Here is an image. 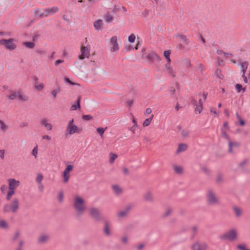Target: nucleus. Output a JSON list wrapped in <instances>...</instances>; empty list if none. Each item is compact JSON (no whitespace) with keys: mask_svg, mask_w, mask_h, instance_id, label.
Segmentation results:
<instances>
[{"mask_svg":"<svg viewBox=\"0 0 250 250\" xmlns=\"http://www.w3.org/2000/svg\"><path fill=\"white\" fill-rule=\"evenodd\" d=\"M72 206L77 214L79 216L83 215L86 210L84 199L79 195H75L73 197Z\"/></svg>","mask_w":250,"mask_h":250,"instance_id":"nucleus-1","label":"nucleus"},{"mask_svg":"<svg viewBox=\"0 0 250 250\" xmlns=\"http://www.w3.org/2000/svg\"><path fill=\"white\" fill-rule=\"evenodd\" d=\"M206 198L208 204L209 206H217L220 204L219 197L217 195L215 191L212 189L207 190Z\"/></svg>","mask_w":250,"mask_h":250,"instance_id":"nucleus-2","label":"nucleus"},{"mask_svg":"<svg viewBox=\"0 0 250 250\" xmlns=\"http://www.w3.org/2000/svg\"><path fill=\"white\" fill-rule=\"evenodd\" d=\"M8 98L10 100L18 99L20 101L26 102L29 100V97L23 93L21 90H11L9 91Z\"/></svg>","mask_w":250,"mask_h":250,"instance_id":"nucleus-3","label":"nucleus"},{"mask_svg":"<svg viewBox=\"0 0 250 250\" xmlns=\"http://www.w3.org/2000/svg\"><path fill=\"white\" fill-rule=\"evenodd\" d=\"M238 237V230L236 228H231L220 236V239L234 241Z\"/></svg>","mask_w":250,"mask_h":250,"instance_id":"nucleus-4","label":"nucleus"},{"mask_svg":"<svg viewBox=\"0 0 250 250\" xmlns=\"http://www.w3.org/2000/svg\"><path fill=\"white\" fill-rule=\"evenodd\" d=\"M19 208V201L17 198L13 199L9 204H6L3 207L4 212L16 213Z\"/></svg>","mask_w":250,"mask_h":250,"instance_id":"nucleus-5","label":"nucleus"},{"mask_svg":"<svg viewBox=\"0 0 250 250\" xmlns=\"http://www.w3.org/2000/svg\"><path fill=\"white\" fill-rule=\"evenodd\" d=\"M81 132V129L74 124L73 119L68 121L66 128V135H71L73 134H79Z\"/></svg>","mask_w":250,"mask_h":250,"instance_id":"nucleus-6","label":"nucleus"},{"mask_svg":"<svg viewBox=\"0 0 250 250\" xmlns=\"http://www.w3.org/2000/svg\"><path fill=\"white\" fill-rule=\"evenodd\" d=\"M15 40L14 39H0V45L4 47L6 49L13 50L17 47Z\"/></svg>","mask_w":250,"mask_h":250,"instance_id":"nucleus-7","label":"nucleus"},{"mask_svg":"<svg viewBox=\"0 0 250 250\" xmlns=\"http://www.w3.org/2000/svg\"><path fill=\"white\" fill-rule=\"evenodd\" d=\"M119 38L116 36L111 37L109 41V50L111 53H117L120 49V45L118 42Z\"/></svg>","mask_w":250,"mask_h":250,"instance_id":"nucleus-8","label":"nucleus"},{"mask_svg":"<svg viewBox=\"0 0 250 250\" xmlns=\"http://www.w3.org/2000/svg\"><path fill=\"white\" fill-rule=\"evenodd\" d=\"M74 166L67 165L62 173V182L63 183H68L71 176L70 172L73 170Z\"/></svg>","mask_w":250,"mask_h":250,"instance_id":"nucleus-9","label":"nucleus"},{"mask_svg":"<svg viewBox=\"0 0 250 250\" xmlns=\"http://www.w3.org/2000/svg\"><path fill=\"white\" fill-rule=\"evenodd\" d=\"M90 49L91 47L90 45H87L85 46H82L81 48V54L79 56V59L80 60H83L85 58H88L90 56Z\"/></svg>","mask_w":250,"mask_h":250,"instance_id":"nucleus-10","label":"nucleus"},{"mask_svg":"<svg viewBox=\"0 0 250 250\" xmlns=\"http://www.w3.org/2000/svg\"><path fill=\"white\" fill-rule=\"evenodd\" d=\"M8 188L10 189L16 190V189L19 187L21 182L19 180H16L14 178H9L7 180Z\"/></svg>","mask_w":250,"mask_h":250,"instance_id":"nucleus-11","label":"nucleus"},{"mask_svg":"<svg viewBox=\"0 0 250 250\" xmlns=\"http://www.w3.org/2000/svg\"><path fill=\"white\" fill-rule=\"evenodd\" d=\"M90 216L96 220H99L101 218L100 212L98 208L92 207L89 208L88 210Z\"/></svg>","mask_w":250,"mask_h":250,"instance_id":"nucleus-12","label":"nucleus"},{"mask_svg":"<svg viewBox=\"0 0 250 250\" xmlns=\"http://www.w3.org/2000/svg\"><path fill=\"white\" fill-rule=\"evenodd\" d=\"M164 71L169 76L174 77L176 75V71L171 64V62H167L165 65Z\"/></svg>","mask_w":250,"mask_h":250,"instance_id":"nucleus-13","label":"nucleus"},{"mask_svg":"<svg viewBox=\"0 0 250 250\" xmlns=\"http://www.w3.org/2000/svg\"><path fill=\"white\" fill-rule=\"evenodd\" d=\"M207 247L208 245L206 243L196 242L192 245V249L193 250H206Z\"/></svg>","mask_w":250,"mask_h":250,"instance_id":"nucleus-14","label":"nucleus"},{"mask_svg":"<svg viewBox=\"0 0 250 250\" xmlns=\"http://www.w3.org/2000/svg\"><path fill=\"white\" fill-rule=\"evenodd\" d=\"M40 124L41 126L44 127L47 131H50L53 129V125L46 119L41 120Z\"/></svg>","mask_w":250,"mask_h":250,"instance_id":"nucleus-15","label":"nucleus"},{"mask_svg":"<svg viewBox=\"0 0 250 250\" xmlns=\"http://www.w3.org/2000/svg\"><path fill=\"white\" fill-rule=\"evenodd\" d=\"M93 24L94 28L96 31H101L103 28L104 21L102 20L98 19L96 20Z\"/></svg>","mask_w":250,"mask_h":250,"instance_id":"nucleus-16","label":"nucleus"},{"mask_svg":"<svg viewBox=\"0 0 250 250\" xmlns=\"http://www.w3.org/2000/svg\"><path fill=\"white\" fill-rule=\"evenodd\" d=\"M34 80V86L35 89L38 91L42 90L44 87V84L42 83L39 82L37 77H35Z\"/></svg>","mask_w":250,"mask_h":250,"instance_id":"nucleus-17","label":"nucleus"},{"mask_svg":"<svg viewBox=\"0 0 250 250\" xmlns=\"http://www.w3.org/2000/svg\"><path fill=\"white\" fill-rule=\"evenodd\" d=\"M112 190L116 195H120L123 192V188L118 185H113L111 186Z\"/></svg>","mask_w":250,"mask_h":250,"instance_id":"nucleus-18","label":"nucleus"},{"mask_svg":"<svg viewBox=\"0 0 250 250\" xmlns=\"http://www.w3.org/2000/svg\"><path fill=\"white\" fill-rule=\"evenodd\" d=\"M45 10L46 11V14H47V16H49L57 13L59 11L60 9L59 7L55 6L45 8Z\"/></svg>","mask_w":250,"mask_h":250,"instance_id":"nucleus-19","label":"nucleus"},{"mask_svg":"<svg viewBox=\"0 0 250 250\" xmlns=\"http://www.w3.org/2000/svg\"><path fill=\"white\" fill-rule=\"evenodd\" d=\"M229 144V149L228 151L230 153H232L233 152L234 149L238 146V144L234 141H233L231 140H229L228 141Z\"/></svg>","mask_w":250,"mask_h":250,"instance_id":"nucleus-20","label":"nucleus"},{"mask_svg":"<svg viewBox=\"0 0 250 250\" xmlns=\"http://www.w3.org/2000/svg\"><path fill=\"white\" fill-rule=\"evenodd\" d=\"M9 129V125L4 121L0 119V131L4 133Z\"/></svg>","mask_w":250,"mask_h":250,"instance_id":"nucleus-21","label":"nucleus"},{"mask_svg":"<svg viewBox=\"0 0 250 250\" xmlns=\"http://www.w3.org/2000/svg\"><path fill=\"white\" fill-rule=\"evenodd\" d=\"M104 234L107 236H110L111 235V226L110 224L105 222L104 223Z\"/></svg>","mask_w":250,"mask_h":250,"instance_id":"nucleus-22","label":"nucleus"},{"mask_svg":"<svg viewBox=\"0 0 250 250\" xmlns=\"http://www.w3.org/2000/svg\"><path fill=\"white\" fill-rule=\"evenodd\" d=\"M232 209L237 218H239L242 216L243 211L241 208L235 206Z\"/></svg>","mask_w":250,"mask_h":250,"instance_id":"nucleus-23","label":"nucleus"},{"mask_svg":"<svg viewBox=\"0 0 250 250\" xmlns=\"http://www.w3.org/2000/svg\"><path fill=\"white\" fill-rule=\"evenodd\" d=\"M144 199L147 202H152L153 201V194L150 191H146L144 195Z\"/></svg>","mask_w":250,"mask_h":250,"instance_id":"nucleus-24","label":"nucleus"},{"mask_svg":"<svg viewBox=\"0 0 250 250\" xmlns=\"http://www.w3.org/2000/svg\"><path fill=\"white\" fill-rule=\"evenodd\" d=\"M46 11L45 9H36L35 11L36 14L38 16H39L41 18L47 17V14H46Z\"/></svg>","mask_w":250,"mask_h":250,"instance_id":"nucleus-25","label":"nucleus"},{"mask_svg":"<svg viewBox=\"0 0 250 250\" xmlns=\"http://www.w3.org/2000/svg\"><path fill=\"white\" fill-rule=\"evenodd\" d=\"M147 58L148 59L153 61V60H157L159 61L160 60V58L159 56L156 54L154 52H150L147 55Z\"/></svg>","mask_w":250,"mask_h":250,"instance_id":"nucleus-26","label":"nucleus"},{"mask_svg":"<svg viewBox=\"0 0 250 250\" xmlns=\"http://www.w3.org/2000/svg\"><path fill=\"white\" fill-rule=\"evenodd\" d=\"M188 146L185 144H180L179 145L176 150L177 153L183 152L187 150Z\"/></svg>","mask_w":250,"mask_h":250,"instance_id":"nucleus-27","label":"nucleus"},{"mask_svg":"<svg viewBox=\"0 0 250 250\" xmlns=\"http://www.w3.org/2000/svg\"><path fill=\"white\" fill-rule=\"evenodd\" d=\"M9 227L8 223L4 219L0 218V229H7Z\"/></svg>","mask_w":250,"mask_h":250,"instance_id":"nucleus-28","label":"nucleus"},{"mask_svg":"<svg viewBox=\"0 0 250 250\" xmlns=\"http://www.w3.org/2000/svg\"><path fill=\"white\" fill-rule=\"evenodd\" d=\"M49 239V236L45 234L41 235L38 238V242L40 243L43 244L47 242Z\"/></svg>","mask_w":250,"mask_h":250,"instance_id":"nucleus-29","label":"nucleus"},{"mask_svg":"<svg viewBox=\"0 0 250 250\" xmlns=\"http://www.w3.org/2000/svg\"><path fill=\"white\" fill-rule=\"evenodd\" d=\"M192 102L193 104L196 106L195 112L196 113H200L203 110L202 103H201L200 104L197 105V102L195 100H193Z\"/></svg>","mask_w":250,"mask_h":250,"instance_id":"nucleus-30","label":"nucleus"},{"mask_svg":"<svg viewBox=\"0 0 250 250\" xmlns=\"http://www.w3.org/2000/svg\"><path fill=\"white\" fill-rule=\"evenodd\" d=\"M104 19L105 21L107 23L112 22L114 20L113 16L108 13L104 16Z\"/></svg>","mask_w":250,"mask_h":250,"instance_id":"nucleus-31","label":"nucleus"},{"mask_svg":"<svg viewBox=\"0 0 250 250\" xmlns=\"http://www.w3.org/2000/svg\"><path fill=\"white\" fill-rule=\"evenodd\" d=\"M21 235V232L17 230L15 231L11 237L12 241L13 242L17 241L20 238Z\"/></svg>","mask_w":250,"mask_h":250,"instance_id":"nucleus-32","label":"nucleus"},{"mask_svg":"<svg viewBox=\"0 0 250 250\" xmlns=\"http://www.w3.org/2000/svg\"><path fill=\"white\" fill-rule=\"evenodd\" d=\"M16 193V190L13 189H8V191L7 192L6 199L8 201L10 200L13 195H14Z\"/></svg>","mask_w":250,"mask_h":250,"instance_id":"nucleus-33","label":"nucleus"},{"mask_svg":"<svg viewBox=\"0 0 250 250\" xmlns=\"http://www.w3.org/2000/svg\"><path fill=\"white\" fill-rule=\"evenodd\" d=\"M174 172L178 174H181L183 172V168L181 166L175 165L173 167Z\"/></svg>","mask_w":250,"mask_h":250,"instance_id":"nucleus-34","label":"nucleus"},{"mask_svg":"<svg viewBox=\"0 0 250 250\" xmlns=\"http://www.w3.org/2000/svg\"><path fill=\"white\" fill-rule=\"evenodd\" d=\"M153 118V115H152L149 118L146 119L143 123V127H146V126H148L150 124L151 122H152Z\"/></svg>","mask_w":250,"mask_h":250,"instance_id":"nucleus-35","label":"nucleus"},{"mask_svg":"<svg viewBox=\"0 0 250 250\" xmlns=\"http://www.w3.org/2000/svg\"><path fill=\"white\" fill-rule=\"evenodd\" d=\"M171 54V51L170 50H166L164 52V56L166 59L167 62H171V59L170 56Z\"/></svg>","mask_w":250,"mask_h":250,"instance_id":"nucleus-36","label":"nucleus"},{"mask_svg":"<svg viewBox=\"0 0 250 250\" xmlns=\"http://www.w3.org/2000/svg\"><path fill=\"white\" fill-rule=\"evenodd\" d=\"M43 179V175L41 173H38L37 174V176L35 178V181L36 182L38 183H42V181Z\"/></svg>","mask_w":250,"mask_h":250,"instance_id":"nucleus-37","label":"nucleus"},{"mask_svg":"<svg viewBox=\"0 0 250 250\" xmlns=\"http://www.w3.org/2000/svg\"><path fill=\"white\" fill-rule=\"evenodd\" d=\"M127 214H128L127 210H125L123 209V210H122L118 212L117 216L119 218H123L126 216Z\"/></svg>","mask_w":250,"mask_h":250,"instance_id":"nucleus-38","label":"nucleus"},{"mask_svg":"<svg viewBox=\"0 0 250 250\" xmlns=\"http://www.w3.org/2000/svg\"><path fill=\"white\" fill-rule=\"evenodd\" d=\"M182 64L187 68L191 66L190 61L188 59H184L182 60Z\"/></svg>","mask_w":250,"mask_h":250,"instance_id":"nucleus-39","label":"nucleus"},{"mask_svg":"<svg viewBox=\"0 0 250 250\" xmlns=\"http://www.w3.org/2000/svg\"><path fill=\"white\" fill-rule=\"evenodd\" d=\"M80 98H78L77 102V104H73L71 106V110H75L77 109V108H80Z\"/></svg>","mask_w":250,"mask_h":250,"instance_id":"nucleus-40","label":"nucleus"},{"mask_svg":"<svg viewBox=\"0 0 250 250\" xmlns=\"http://www.w3.org/2000/svg\"><path fill=\"white\" fill-rule=\"evenodd\" d=\"M248 66V63L247 62H244L241 64L242 72L243 74H245Z\"/></svg>","mask_w":250,"mask_h":250,"instance_id":"nucleus-41","label":"nucleus"},{"mask_svg":"<svg viewBox=\"0 0 250 250\" xmlns=\"http://www.w3.org/2000/svg\"><path fill=\"white\" fill-rule=\"evenodd\" d=\"M106 128H107V127H105V128H103V127H98L97 128V131L99 133V134L100 135V136L101 137H103V135L104 134V132L105 131V130L106 129Z\"/></svg>","mask_w":250,"mask_h":250,"instance_id":"nucleus-42","label":"nucleus"},{"mask_svg":"<svg viewBox=\"0 0 250 250\" xmlns=\"http://www.w3.org/2000/svg\"><path fill=\"white\" fill-rule=\"evenodd\" d=\"M121 242L124 245H127L129 243V238L127 235H124L121 238Z\"/></svg>","mask_w":250,"mask_h":250,"instance_id":"nucleus-43","label":"nucleus"},{"mask_svg":"<svg viewBox=\"0 0 250 250\" xmlns=\"http://www.w3.org/2000/svg\"><path fill=\"white\" fill-rule=\"evenodd\" d=\"M109 156H110L109 162L111 164L113 163L114 161H115V160L118 157L117 154H114V153H112L109 154Z\"/></svg>","mask_w":250,"mask_h":250,"instance_id":"nucleus-44","label":"nucleus"},{"mask_svg":"<svg viewBox=\"0 0 250 250\" xmlns=\"http://www.w3.org/2000/svg\"><path fill=\"white\" fill-rule=\"evenodd\" d=\"M136 39V36L134 34H131L130 36L128 37V41L132 43L135 42Z\"/></svg>","mask_w":250,"mask_h":250,"instance_id":"nucleus-45","label":"nucleus"},{"mask_svg":"<svg viewBox=\"0 0 250 250\" xmlns=\"http://www.w3.org/2000/svg\"><path fill=\"white\" fill-rule=\"evenodd\" d=\"M23 44L27 48L32 49L35 47V43L32 42H25Z\"/></svg>","mask_w":250,"mask_h":250,"instance_id":"nucleus-46","label":"nucleus"},{"mask_svg":"<svg viewBox=\"0 0 250 250\" xmlns=\"http://www.w3.org/2000/svg\"><path fill=\"white\" fill-rule=\"evenodd\" d=\"M236 117L241 126H244L245 125V121L241 118L238 113H236Z\"/></svg>","mask_w":250,"mask_h":250,"instance_id":"nucleus-47","label":"nucleus"},{"mask_svg":"<svg viewBox=\"0 0 250 250\" xmlns=\"http://www.w3.org/2000/svg\"><path fill=\"white\" fill-rule=\"evenodd\" d=\"M222 137L227 140L228 141H229V140H230L229 137V136L228 135V134L226 133V131L225 130H222Z\"/></svg>","mask_w":250,"mask_h":250,"instance_id":"nucleus-48","label":"nucleus"},{"mask_svg":"<svg viewBox=\"0 0 250 250\" xmlns=\"http://www.w3.org/2000/svg\"><path fill=\"white\" fill-rule=\"evenodd\" d=\"M172 212V209L170 208H167L165 210V212L164 213L163 215L164 217H167V216L170 215Z\"/></svg>","mask_w":250,"mask_h":250,"instance_id":"nucleus-49","label":"nucleus"},{"mask_svg":"<svg viewBox=\"0 0 250 250\" xmlns=\"http://www.w3.org/2000/svg\"><path fill=\"white\" fill-rule=\"evenodd\" d=\"M139 127V126L138 125H133L132 126L129 127L128 128V130H130L131 131V132L133 134H135V133H136V131L137 129V128Z\"/></svg>","mask_w":250,"mask_h":250,"instance_id":"nucleus-50","label":"nucleus"},{"mask_svg":"<svg viewBox=\"0 0 250 250\" xmlns=\"http://www.w3.org/2000/svg\"><path fill=\"white\" fill-rule=\"evenodd\" d=\"M60 91V89L58 88L57 89H55L52 91L51 94L53 97L54 99H56L57 97V93Z\"/></svg>","mask_w":250,"mask_h":250,"instance_id":"nucleus-51","label":"nucleus"},{"mask_svg":"<svg viewBox=\"0 0 250 250\" xmlns=\"http://www.w3.org/2000/svg\"><path fill=\"white\" fill-rule=\"evenodd\" d=\"M190 132L188 130L184 129L182 131V135L183 137L186 138L189 136Z\"/></svg>","mask_w":250,"mask_h":250,"instance_id":"nucleus-52","label":"nucleus"},{"mask_svg":"<svg viewBox=\"0 0 250 250\" xmlns=\"http://www.w3.org/2000/svg\"><path fill=\"white\" fill-rule=\"evenodd\" d=\"M235 88L238 92H240L242 90H243V92H244L245 91V89L243 88L242 85L240 84H236Z\"/></svg>","mask_w":250,"mask_h":250,"instance_id":"nucleus-53","label":"nucleus"},{"mask_svg":"<svg viewBox=\"0 0 250 250\" xmlns=\"http://www.w3.org/2000/svg\"><path fill=\"white\" fill-rule=\"evenodd\" d=\"M82 118L85 121H90L93 120V117L90 115H85L83 116Z\"/></svg>","mask_w":250,"mask_h":250,"instance_id":"nucleus-54","label":"nucleus"},{"mask_svg":"<svg viewBox=\"0 0 250 250\" xmlns=\"http://www.w3.org/2000/svg\"><path fill=\"white\" fill-rule=\"evenodd\" d=\"M179 37L181 39L182 41L183 42L185 45H187L188 43V40L185 36L180 35Z\"/></svg>","mask_w":250,"mask_h":250,"instance_id":"nucleus-55","label":"nucleus"},{"mask_svg":"<svg viewBox=\"0 0 250 250\" xmlns=\"http://www.w3.org/2000/svg\"><path fill=\"white\" fill-rule=\"evenodd\" d=\"M38 148L37 146L34 147L32 151V154L34 156L35 158H37L38 155Z\"/></svg>","mask_w":250,"mask_h":250,"instance_id":"nucleus-56","label":"nucleus"},{"mask_svg":"<svg viewBox=\"0 0 250 250\" xmlns=\"http://www.w3.org/2000/svg\"><path fill=\"white\" fill-rule=\"evenodd\" d=\"M145 247V245L144 244L141 243L136 246V249L137 250H143Z\"/></svg>","mask_w":250,"mask_h":250,"instance_id":"nucleus-57","label":"nucleus"},{"mask_svg":"<svg viewBox=\"0 0 250 250\" xmlns=\"http://www.w3.org/2000/svg\"><path fill=\"white\" fill-rule=\"evenodd\" d=\"M237 248L239 250H246V246L245 244H240L237 246Z\"/></svg>","mask_w":250,"mask_h":250,"instance_id":"nucleus-58","label":"nucleus"},{"mask_svg":"<svg viewBox=\"0 0 250 250\" xmlns=\"http://www.w3.org/2000/svg\"><path fill=\"white\" fill-rule=\"evenodd\" d=\"M7 187L5 185H2L0 186V190L2 194H4L7 190Z\"/></svg>","mask_w":250,"mask_h":250,"instance_id":"nucleus-59","label":"nucleus"},{"mask_svg":"<svg viewBox=\"0 0 250 250\" xmlns=\"http://www.w3.org/2000/svg\"><path fill=\"white\" fill-rule=\"evenodd\" d=\"M63 200V193L62 192H59L58 194V200L60 202H62Z\"/></svg>","mask_w":250,"mask_h":250,"instance_id":"nucleus-60","label":"nucleus"},{"mask_svg":"<svg viewBox=\"0 0 250 250\" xmlns=\"http://www.w3.org/2000/svg\"><path fill=\"white\" fill-rule=\"evenodd\" d=\"M38 185V189L40 191L42 192L44 190V187L42 183H38L37 184Z\"/></svg>","mask_w":250,"mask_h":250,"instance_id":"nucleus-61","label":"nucleus"},{"mask_svg":"<svg viewBox=\"0 0 250 250\" xmlns=\"http://www.w3.org/2000/svg\"><path fill=\"white\" fill-rule=\"evenodd\" d=\"M202 170L205 173H206L207 175L210 174L211 172L210 169H209L208 168L206 167H203L202 168Z\"/></svg>","mask_w":250,"mask_h":250,"instance_id":"nucleus-62","label":"nucleus"},{"mask_svg":"<svg viewBox=\"0 0 250 250\" xmlns=\"http://www.w3.org/2000/svg\"><path fill=\"white\" fill-rule=\"evenodd\" d=\"M42 138L43 140H46L48 141L51 140V137L48 135H43L42 136Z\"/></svg>","mask_w":250,"mask_h":250,"instance_id":"nucleus-63","label":"nucleus"},{"mask_svg":"<svg viewBox=\"0 0 250 250\" xmlns=\"http://www.w3.org/2000/svg\"><path fill=\"white\" fill-rule=\"evenodd\" d=\"M210 112L215 115L216 116H218V113L217 112L216 109L214 107H211L210 109Z\"/></svg>","mask_w":250,"mask_h":250,"instance_id":"nucleus-64","label":"nucleus"}]
</instances>
